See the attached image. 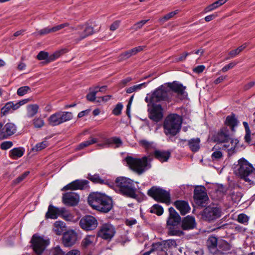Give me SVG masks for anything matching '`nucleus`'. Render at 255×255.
Listing matches in <instances>:
<instances>
[{
    "mask_svg": "<svg viewBox=\"0 0 255 255\" xmlns=\"http://www.w3.org/2000/svg\"><path fill=\"white\" fill-rule=\"evenodd\" d=\"M249 220V217L245 214H240L238 216V222L245 225L248 223Z\"/></svg>",
    "mask_w": 255,
    "mask_h": 255,
    "instance_id": "46",
    "label": "nucleus"
},
{
    "mask_svg": "<svg viewBox=\"0 0 255 255\" xmlns=\"http://www.w3.org/2000/svg\"><path fill=\"white\" fill-rule=\"evenodd\" d=\"M224 4L222 0H218L211 4L208 5L205 8V12H207L214 10L215 9L218 8L220 6Z\"/></svg>",
    "mask_w": 255,
    "mask_h": 255,
    "instance_id": "38",
    "label": "nucleus"
},
{
    "mask_svg": "<svg viewBox=\"0 0 255 255\" xmlns=\"http://www.w3.org/2000/svg\"><path fill=\"white\" fill-rule=\"evenodd\" d=\"M38 106L37 105H30L28 106V117L31 118L33 117L38 111Z\"/></svg>",
    "mask_w": 255,
    "mask_h": 255,
    "instance_id": "40",
    "label": "nucleus"
},
{
    "mask_svg": "<svg viewBox=\"0 0 255 255\" xmlns=\"http://www.w3.org/2000/svg\"><path fill=\"white\" fill-rule=\"evenodd\" d=\"M87 178L94 183H99L101 184L105 183V180L101 179L98 174L92 175L89 173Z\"/></svg>",
    "mask_w": 255,
    "mask_h": 255,
    "instance_id": "36",
    "label": "nucleus"
},
{
    "mask_svg": "<svg viewBox=\"0 0 255 255\" xmlns=\"http://www.w3.org/2000/svg\"><path fill=\"white\" fill-rule=\"evenodd\" d=\"M80 227L85 231H91L96 228L98 222L96 218L90 215L83 217L79 223Z\"/></svg>",
    "mask_w": 255,
    "mask_h": 255,
    "instance_id": "14",
    "label": "nucleus"
},
{
    "mask_svg": "<svg viewBox=\"0 0 255 255\" xmlns=\"http://www.w3.org/2000/svg\"><path fill=\"white\" fill-rule=\"evenodd\" d=\"M52 255H64V252L59 247H56L53 251Z\"/></svg>",
    "mask_w": 255,
    "mask_h": 255,
    "instance_id": "62",
    "label": "nucleus"
},
{
    "mask_svg": "<svg viewBox=\"0 0 255 255\" xmlns=\"http://www.w3.org/2000/svg\"><path fill=\"white\" fill-rule=\"evenodd\" d=\"M16 131V126L12 123H7L4 126L0 123V138H7Z\"/></svg>",
    "mask_w": 255,
    "mask_h": 255,
    "instance_id": "18",
    "label": "nucleus"
},
{
    "mask_svg": "<svg viewBox=\"0 0 255 255\" xmlns=\"http://www.w3.org/2000/svg\"><path fill=\"white\" fill-rule=\"evenodd\" d=\"M89 182L87 180H75L65 186L62 190H85L89 188Z\"/></svg>",
    "mask_w": 255,
    "mask_h": 255,
    "instance_id": "16",
    "label": "nucleus"
},
{
    "mask_svg": "<svg viewBox=\"0 0 255 255\" xmlns=\"http://www.w3.org/2000/svg\"><path fill=\"white\" fill-rule=\"evenodd\" d=\"M64 53V50H61L59 51H56L52 55H50L48 61H54L56 58L59 57Z\"/></svg>",
    "mask_w": 255,
    "mask_h": 255,
    "instance_id": "54",
    "label": "nucleus"
},
{
    "mask_svg": "<svg viewBox=\"0 0 255 255\" xmlns=\"http://www.w3.org/2000/svg\"><path fill=\"white\" fill-rule=\"evenodd\" d=\"M77 239L76 233L73 230H69L63 234L62 243L65 247H71L75 244Z\"/></svg>",
    "mask_w": 255,
    "mask_h": 255,
    "instance_id": "21",
    "label": "nucleus"
},
{
    "mask_svg": "<svg viewBox=\"0 0 255 255\" xmlns=\"http://www.w3.org/2000/svg\"><path fill=\"white\" fill-rule=\"evenodd\" d=\"M147 195L157 202L167 205L170 203V193L159 187L152 186L148 190Z\"/></svg>",
    "mask_w": 255,
    "mask_h": 255,
    "instance_id": "8",
    "label": "nucleus"
},
{
    "mask_svg": "<svg viewBox=\"0 0 255 255\" xmlns=\"http://www.w3.org/2000/svg\"><path fill=\"white\" fill-rule=\"evenodd\" d=\"M72 113L68 112H58L51 115L48 119V124L51 126H56L71 120Z\"/></svg>",
    "mask_w": 255,
    "mask_h": 255,
    "instance_id": "10",
    "label": "nucleus"
},
{
    "mask_svg": "<svg viewBox=\"0 0 255 255\" xmlns=\"http://www.w3.org/2000/svg\"><path fill=\"white\" fill-rule=\"evenodd\" d=\"M72 29L77 30L79 37L76 39L77 42L85 38L87 36L93 34V27L87 24L79 25L76 27H72Z\"/></svg>",
    "mask_w": 255,
    "mask_h": 255,
    "instance_id": "15",
    "label": "nucleus"
},
{
    "mask_svg": "<svg viewBox=\"0 0 255 255\" xmlns=\"http://www.w3.org/2000/svg\"><path fill=\"white\" fill-rule=\"evenodd\" d=\"M179 12V10H176L175 11L170 12L168 14L165 15L163 17L159 19V22L162 24L164 23L165 22L169 20L170 18L173 17L175 15L178 13Z\"/></svg>",
    "mask_w": 255,
    "mask_h": 255,
    "instance_id": "39",
    "label": "nucleus"
},
{
    "mask_svg": "<svg viewBox=\"0 0 255 255\" xmlns=\"http://www.w3.org/2000/svg\"><path fill=\"white\" fill-rule=\"evenodd\" d=\"M116 233V229L113 225L105 223L99 227L97 235L104 240L111 241Z\"/></svg>",
    "mask_w": 255,
    "mask_h": 255,
    "instance_id": "12",
    "label": "nucleus"
},
{
    "mask_svg": "<svg viewBox=\"0 0 255 255\" xmlns=\"http://www.w3.org/2000/svg\"><path fill=\"white\" fill-rule=\"evenodd\" d=\"M48 145V143L46 141H43L41 142H39L37 144H36L34 147L32 148L33 150H35L36 151H40L44 148H45L46 147H47Z\"/></svg>",
    "mask_w": 255,
    "mask_h": 255,
    "instance_id": "47",
    "label": "nucleus"
},
{
    "mask_svg": "<svg viewBox=\"0 0 255 255\" xmlns=\"http://www.w3.org/2000/svg\"><path fill=\"white\" fill-rule=\"evenodd\" d=\"M154 157L161 162L167 161L171 155L169 151L156 150L154 152Z\"/></svg>",
    "mask_w": 255,
    "mask_h": 255,
    "instance_id": "28",
    "label": "nucleus"
},
{
    "mask_svg": "<svg viewBox=\"0 0 255 255\" xmlns=\"http://www.w3.org/2000/svg\"><path fill=\"white\" fill-rule=\"evenodd\" d=\"M151 104L152 105L151 108L148 109V117L150 119L157 123L163 117V109L160 105Z\"/></svg>",
    "mask_w": 255,
    "mask_h": 255,
    "instance_id": "17",
    "label": "nucleus"
},
{
    "mask_svg": "<svg viewBox=\"0 0 255 255\" xmlns=\"http://www.w3.org/2000/svg\"><path fill=\"white\" fill-rule=\"evenodd\" d=\"M225 124L227 126H229L231 128L232 131H234V128L237 126L238 124V121L236 117L235 114L232 113L226 117Z\"/></svg>",
    "mask_w": 255,
    "mask_h": 255,
    "instance_id": "30",
    "label": "nucleus"
},
{
    "mask_svg": "<svg viewBox=\"0 0 255 255\" xmlns=\"http://www.w3.org/2000/svg\"><path fill=\"white\" fill-rule=\"evenodd\" d=\"M174 205L180 211L182 215H184L190 211V208L187 202L183 200H177Z\"/></svg>",
    "mask_w": 255,
    "mask_h": 255,
    "instance_id": "25",
    "label": "nucleus"
},
{
    "mask_svg": "<svg viewBox=\"0 0 255 255\" xmlns=\"http://www.w3.org/2000/svg\"><path fill=\"white\" fill-rule=\"evenodd\" d=\"M219 241L214 236H211L208 238L207 241V246L210 252L213 254L217 253Z\"/></svg>",
    "mask_w": 255,
    "mask_h": 255,
    "instance_id": "26",
    "label": "nucleus"
},
{
    "mask_svg": "<svg viewBox=\"0 0 255 255\" xmlns=\"http://www.w3.org/2000/svg\"><path fill=\"white\" fill-rule=\"evenodd\" d=\"M120 23H121L120 20H118L115 21L113 23H112V24L111 25V26L110 27V30H111V31L116 30L119 27Z\"/></svg>",
    "mask_w": 255,
    "mask_h": 255,
    "instance_id": "60",
    "label": "nucleus"
},
{
    "mask_svg": "<svg viewBox=\"0 0 255 255\" xmlns=\"http://www.w3.org/2000/svg\"><path fill=\"white\" fill-rule=\"evenodd\" d=\"M167 87L171 90L172 94L173 92L176 93L180 99H184L187 96V94L185 91L186 87L183 86L181 84L174 81L173 83H168Z\"/></svg>",
    "mask_w": 255,
    "mask_h": 255,
    "instance_id": "19",
    "label": "nucleus"
},
{
    "mask_svg": "<svg viewBox=\"0 0 255 255\" xmlns=\"http://www.w3.org/2000/svg\"><path fill=\"white\" fill-rule=\"evenodd\" d=\"M213 140L215 142L219 143H227L230 140L232 143H234L233 139H231L228 131L221 130L213 136Z\"/></svg>",
    "mask_w": 255,
    "mask_h": 255,
    "instance_id": "22",
    "label": "nucleus"
},
{
    "mask_svg": "<svg viewBox=\"0 0 255 255\" xmlns=\"http://www.w3.org/2000/svg\"><path fill=\"white\" fill-rule=\"evenodd\" d=\"M30 243L34 252L37 255H41L46 247L49 244V240H45L36 234L33 235Z\"/></svg>",
    "mask_w": 255,
    "mask_h": 255,
    "instance_id": "11",
    "label": "nucleus"
},
{
    "mask_svg": "<svg viewBox=\"0 0 255 255\" xmlns=\"http://www.w3.org/2000/svg\"><path fill=\"white\" fill-rule=\"evenodd\" d=\"M58 217V208L50 204L48 206V211L45 214L46 218L56 219Z\"/></svg>",
    "mask_w": 255,
    "mask_h": 255,
    "instance_id": "31",
    "label": "nucleus"
},
{
    "mask_svg": "<svg viewBox=\"0 0 255 255\" xmlns=\"http://www.w3.org/2000/svg\"><path fill=\"white\" fill-rule=\"evenodd\" d=\"M98 93V90H94L91 91L89 94H88L86 96V98L87 100L91 102H93L96 99V95Z\"/></svg>",
    "mask_w": 255,
    "mask_h": 255,
    "instance_id": "55",
    "label": "nucleus"
},
{
    "mask_svg": "<svg viewBox=\"0 0 255 255\" xmlns=\"http://www.w3.org/2000/svg\"><path fill=\"white\" fill-rule=\"evenodd\" d=\"M149 19L142 20L134 24L130 28L131 29L137 31L141 29L143 26L148 21Z\"/></svg>",
    "mask_w": 255,
    "mask_h": 255,
    "instance_id": "45",
    "label": "nucleus"
},
{
    "mask_svg": "<svg viewBox=\"0 0 255 255\" xmlns=\"http://www.w3.org/2000/svg\"><path fill=\"white\" fill-rule=\"evenodd\" d=\"M50 33H52L51 28L45 27L38 31L36 33H35V34L37 35H44Z\"/></svg>",
    "mask_w": 255,
    "mask_h": 255,
    "instance_id": "57",
    "label": "nucleus"
},
{
    "mask_svg": "<svg viewBox=\"0 0 255 255\" xmlns=\"http://www.w3.org/2000/svg\"><path fill=\"white\" fill-rule=\"evenodd\" d=\"M123 143V142L120 138L117 137H113L110 138H107L105 140L104 143H99L97 145L98 149H102L105 148L106 146H110L113 144L116 145V147H120Z\"/></svg>",
    "mask_w": 255,
    "mask_h": 255,
    "instance_id": "23",
    "label": "nucleus"
},
{
    "mask_svg": "<svg viewBox=\"0 0 255 255\" xmlns=\"http://www.w3.org/2000/svg\"><path fill=\"white\" fill-rule=\"evenodd\" d=\"M205 67L204 65H199L195 67L193 71L194 72L197 73H202L204 70L205 69Z\"/></svg>",
    "mask_w": 255,
    "mask_h": 255,
    "instance_id": "64",
    "label": "nucleus"
},
{
    "mask_svg": "<svg viewBox=\"0 0 255 255\" xmlns=\"http://www.w3.org/2000/svg\"><path fill=\"white\" fill-rule=\"evenodd\" d=\"M146 83H143L138 85H133L126 90L127 93H131L134 91L141 89L143 87H145Z\"/></svg>",
    "mask_w": 255,
    "mask_h": 255,
    "instance_id": "43",
    "label": "nucleus"
},
{
    "mask_svg": "<svg viewBox=\"0 0 255 255\" xmlns=\"http://www.w3.org/2000/svg\"><path fill=\"white\" fill-rule=\"evenodd\" d=\"M235 172L241 179L249 182L250 184H254L255 179V168L252 164L244 158L238 160Z\"/></svg>",
    "mask_w": 255,
    "mask_h": 255,
    "instance_id": "3",
    "label": "nucleus"
},
{
    "mask_svg": "<svg viewBox=\"0 0 255 255\" xmlns=\"http://www.w3.org/2000/svg\"><path fill=\"white\" fill-rule=\"evenodd\" d=\"M96 237L95 236H87L82 241L81 245L82 247L84 248H87L90 246H93Z\"/></svg>",
    "mask_w": 255,
    "mask_h": 255,
    "instance_id": "33",
    "label": "nucleus"
},
{
    "mask_svg": "<svg viewBox=\"0 0 255 255\" xmlns=\"http://www.w3.org/2000/svg\"><path fill=\"white\" fill-rule=\"evenodd\" d=\"M115 190L127 197L136 198L137 197L133 182L128 178L117 177L115 180Z\"/></svg>",
    "mask_w": 255,
    "mask_h": 255,
    "instance_id": "4",
    "label": "nucleus"
},
{
    "mask_svg": "<svg viewBox=\"0 0 255 255\" xmlns=\"http://www.w3.org/2000/svg\"><path fill=\"white\" fill-rule=\"evenodd\" d=\"M30 90V88L28 86H23L19 88L17 90V94L19 96H22L26 94Z\"/></svg>",
    "mask_w": 255,
    "mask_h": 255,
    "instance_id": "49",
    "label": "nucleus"
},
{
    "mask_svg": "<svg viewBox=\"0 0 255 255\" xmlns=\"http://www.w3.org/2000/svg\"><path fill=\"white\" fill-rule=\"evenodd\" d=\"M13 102H8L1 109V113L3 115H6L10 110H12Z\"/></svg>",
    "mask_w": 255,
    "mask_h": 255,
    "instance_id": "50",
    "label": "nucleus"
},
{
    "mask_svg": "<svg viewBox=\"0 0 255 255\" xmlns=\"http://www.w3.org/2000/svg\"><path fill=\"white\" fill-rule=\"evenodd\" d=\"M125 160L129 167L138 175H141L151 167L152 158L149 156H144L141 158H133L127 156Z\"/></svg>",
    "mask_w": 255,
    "mask_h": 255,
    "instance_id": "2",
    "label": "nucleus"
},
{
    "mask_svg": "<svg viewBox=\"0 0 255 255\" xmlns=\"http://www.w3.org/2000/svg\"><path fill=\"white\" fill-rule=\"evenodd\" d=\"M181 227L184 230H190L194 229L196 227V223L195 218L187 216L181 221Z\"/></svg>",
    "mask_w": 255,
    "mask_h": 255,
    "instance_id": "24",
    "label": "nucleus"
},
{
    "mask_svg": "<svg viewBox=\"0 0 255 255\" xmlns=\"http://www.w3.org/2000/svg\"><path fill=\"white\" fill-rule=\"evenodd\" d=\"M62 202L64 204L68 206L77 205L79 202V196L74 192H67L63 194Z\"/></svg>",
    "mask_w": 255,
    "mask_h": 255,
    "instance_id": "20",
    "label": "nucleus"
},
{
    "mask_svg": "<svg viewBox=\"0 0 255 255\" xmlns=\"http://www.w3.org/2000/svg\"><path fill=\"white\" fill-rule=\"evenodd\" d=\"M88 202L93 209L102 213H108L113 208L112 198L100 192L90 194L88 197Z\"/></svg>",
    "mask_w": 255,
    "mask_h": 255,
    "instance_id": "1",
    "label": "nucleus"
},
{
    "mask_svg": "<svg viewBox=\"0 0 255 255\" xmlns=\"http://www.w3.org/2000/svg\"><path fill=\"white\" fill-rule=\"evenodd\" d=\"M65 224L60 221H56L54 224V231L57 235H60L64 231Z\"/></svg>",
    "mask_w": 255,
    "mask_h": 255,
    "instance_id": "34",
    "label": "nucleus"
},
{
    "mask_svg": "<svg viewBox=\"0 0 255 255\" xmlns=\"http://www.w3.org/2000/svg\"><path fill=\"white\" fill-rule=\"evenodd\" d=\"M13 145L11 141H6L2 142L0 144V148L3 150H6L10 148Z\"/></svg>",
    "mask_w": 255,
    "mask_h": 255,
    "instance_id": "58",
    "label": "nucleus"
},
{
    "mask_svg": "<svg viewBox=\"0 0 255 255\" xmlns=\"http://www.w3.org/2000/svg\"><path fill=\"white\" fill-rule=\"evenodd\" d=\"M168 210L169 215L167 220L168 235L178 237L184 235V233L177 227L181 222L179 214L173 207H170Z\"/></svg>",
    "mask_w": 255,
    "mask_h": 255,
    "instance_id": "5",
    "label": "nucleus"
},
{
    "mask_svg": "<svg viewBox=\"0 0 255 255\" xmlns=\"http://www.w3.org/2000/svg\"><path fill=\"white\" fill-rule=\"evenodd\" d=\"M69 25L70 24L68 22H65L51 27V30L52 31V32H55L66 27L69 26Z\"/></svg>",
    "mask_w": 255,
    "mask_h": 255,
    "instance_id": "53",
    "label": "nucleus"
},
{
    "mask_svg": "<svg viewBox=\"0 0 255 255\" xmlns=\"http://www.w3.org/2000/svg\"><path fill=\"white\" fill-rule=\"evenodd\" d=\"M123 108V105L121 103L116 105L115 108L113 110V114L115 116H119L121 114V111Z\"/></svg>",
    "mask_w": 255,
    "mask_h": 255,
    "instance_id": "51",
    "label": "nucleus"
},
{
    "mask_svg": "<svg viewBox=\"0 0 255 255\" xmlns=\"http://www.w3.org/2000/svg\"><path fill=\"white\" fill-rule=\"evenodd\" d=\"M23 154V151L20 148H14L10 151V156L13 159H17L21 157Z\"/></svg>",
    "mask_w": 255,
    "mask_h": 255,
    "instance_id": "37",
    "label": "nucleus"
},
{
    "mask_svg": "<svg viewBox=\"0 0 255 255\" xmlns=\"http://www.w3.org/2000/svg\"><path fill=\"white\" fill-rule=\"evenodd\" d=\"M231 249V246L225 240H219L218 246L217 248V253L218 254H226L229 252Z\"/></svg>",
    "mask_w": 255,
    "mask_h": 255,
    "instance_id": "29",
    "label": "nucleus"
},
{
    "mask_svg": "<svg viewBox=\"0 0 255 255\" xmlns=\"http://www.w3.org/2000/svg\"><path fill=\"white\" fill-rule=\"evenodd\" d=\"M37 59L39 60H45L46 63H48L50 62L51 61H48L49 58H50V55H48V53L45 51H40L38 55H37Z\"/></svg>",
    "mask_w": 255,
    "mask_h": 255,
    "instance_id": "44",
    "label": "nucleus"
},
{
    "mask_svg": "<svg viewBox=\"0 0 255 255\" xmlns=\"http://www.w3.org/2000/svg\"><path fill=\"white\" fill-rule=\"evenodd\" d=\"M182 124V119L177 114H170L165 119L163 125L164 132L166 135H175L179 131Z\"/></svg>",
    "mask_w": 255,
    "mask_h": 255,
    "instance_id": "6",
    "label": "nucleus"
},
{
    "mask_svg": "<svg viewBox=\"0 0 255 255\" xmlns=\"http://www.w3.org/2000/svg\"><path fill=\"white\" fill-rule=\"evenodd\" d=\"M236 65V63L232 62L230 63L226 66H225L222 69V71L223 72H226L228 71L229 69H232L235 65Z\"/></svg>",
    "mask_w": 255,
    "mask_h": 255,
    "instance_id": "61",
    "label": "nucleus"
},
{
    "mask_svg": "<svg viewBox=\"0 0 255 255\" xmlns=\"http://www.w3.org/2000/svg\"><path fill=\"white\" fill-rule=\"evenodd\" d=\"M97 141L98 140L97 138L90 137V138L88 140L85 141L79 144L76 149L78 150L83 149L84 148L87 147L91 144L96 143Z\"/></svg>",
    "mask_w": 255,
    "mask_h": 255,
    "instance_id": "35",
    "label": "nucleus"
},
{
    "mask_svg": "<svg viewBox=\"0 0 255 255\" xmlns=\"http://www.w3.org/2000/svg\"><path fill=\"white\" fill-rule=\"evenodd\" d=\"M151 251L157 252L158 255H168L163 242L153 243Z\"/></svg>",
    "mask_w": 255,
    "mask_h": 255,
    "instance_id": "27",
    "label": "nucleus"
},
{
    "mask_svg": "<svg viewBox=\"0 0 255 255\" xmlns=\"http://www.w3.org/2000/svg\"><path fill=\"white\" fill-rule=\"evenodd\" d=\"M44 121L41 118L34 119L33 120V125L36 128H40L44 125Z\"/></svg>",
    "mask_w": 255,
    "mask_h": 255,
    "instance_id": "56",
    "label": "nucleus"
},
{
    "mask_svg": "<svg viewBox=\"0 0 255 255\" xmlns=\"http://www.w3.org/2000/svg\"><path fill=\"white\" fill-rule=\"evenodd\" d=\"M222 216V210L217 206H208L201 213L203 220L212 223L215 222Z\"/></svg>",
    "mask_w": 255,
    "mask_h": 255,
    "instance_id": "9",
    "label": "nucleus"
},
{
    "mask_svg": "<svg viewBox=\"0 0 255 255\" xmlns=\"http://www.w3.org/2000/svg\"><path fill=\"white\" fill-rule=\"evenodd\" d=\"M203 187H196L194 190V199L196 203L202 207H205L208 204V197Z\"/></svg>",
    "mask_w": 255,
    "mask_h": 255,
    "instance_id": "13",
    "label": "nucleus"
},
{
    "mask_svg": "<svg viewBox=\"0 0 255 255\" xmlns=\"http://www.w3.org/2000/svg\"><path fill=\"white\" fill-rule=\"evenodd\" d=\"M165 247H166V251L170 248L172 247H176L177 244L176 240L174 239H169L163 241Z\"/></svg>",
    "mask_w": 255,
    "mask_h": 255,
    "instance_id": "42",
    "label": "nucleus"
},
{
    "mask_svg": "<svg viewBox=\"0 0 255 255\" xmlns=\"http://www.w3.org/2000/svg\"><path fill=\"white\" fill-rule=\"evenodd\" d=\"M29 174V171H26L16 178L13 182L15 184H18L24 180Z\"/></svg>",
    "mask_w": 255,
    "mask_h": 255,
    "instance_id": "52",
    "label": "nucleus"
},
{
    "mask_svg": "<svg viewBox=\"0 0 255 255\" xmlns=\"http://www.w3.org/2000/svg\"><path fill=\"white\" fill-rule=\"evenodd\" d=\"M178 146L184 147L188 145V140L186 139H180L178 142Z\"/></svg>",
    "mask_w": 255,
    "mask_h": 255,
    "instance_id": "63",
    "label": "nucleus"
},
{
    "mask_svg": "<svg viewBox=\"0 0 255 255\" xmlns=\"http://www.w3.org/2000/svg\"><path fill=\"white\" fill-rule=\"evenodd\" d=\"M223 158V153L221 151L216 150L211 155V158L213 161H219Z\"/></svg>",
    "mask_w": 255,
    "mask_h": 255,
    "instance_id": "48",
    "label": "nucleus"
},
{
    "mask_svg": "<svg viewBox=\"0 0 255 255\" xmlns=\"http://www.w3.org/2000/svg\"><path fill=\"white\" fill-rule=\"evenodd\" d=\"M200 142L199 138H193L188 140V146L193 152H197L200 149Z\"/></svg>",
    "mask_w": 255,
    "mask_h": 255,
    "instance_id": "32",
    "label": "nucleus"
},
{
    "mask_svg": "<svg viewBox=\"0 0 255 255\" xmlns=\"http://www.w3.org/2000/svg\"><path fill=\"white\" fill-rule=\"evenodd\" d=\"M191 54V53H188L185 52L183 54H182L180 57L176 58L175 61L176 62L184 61L186 59L187 56L190 55Z\"/></svg>",
    "mask_w": 255,
    "mask_h": 255,
    "instance_id": "59",
    "label": "nucleus"
},
{
    "mask_svg": "<svg viewBox=\"0 0 255 255\" xmlns=\"http://www.w3.org/2000/svg\"><path fill=\"white\" fill-rule=\"evenodd\" d=\"M150 212L156 214L158 216L161 215L163 213V208L158 204H154L151 208Z\"/></svg>",
    "mask_w": 255,
    "mask_h": 255,
    "instance_id": "41",
    "label": "nucleus"
},
{
    "mask_svg": "<svg viewBox=\"0 0 255 255\" xmlns=\"http://www.w3.org/2000/svg\"><path fill=\"white\" fill-rule=\"evenodd\" d=\"M172 99L171 90L165 86L157 88L150 97V103L155 104L162 101H169Z\"/></svg>",
    "mask_w": 255,
    "mask_h": 255,
    "instance_id": "7",
    "label": "nucleus"
}]
</instances>
